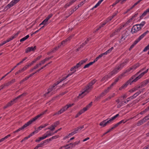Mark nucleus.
<instances>
[{
  "label": "nucleus",
  "instance_id": "8",
  "mask_svg": "<svg viewBox=\"0 0 149 149\" xmlns=\"http://www.w3.org/2000/svg\"><path fill=\"white\" fill-rule=\"evenodd\" d=\"M16 1V0H13L5 8H7V9H8L13 6L18 2Z\"/></svg>",
  "mask_w": 149,
  "mask_h": 149
},
{
  "label": "nucleus",
  "instance_id": "22",
  "mask_svg": "<svg viewBox=\"0 0 149 149\" xmlns=\"http://www.w3.org/2000/svg\"><path fill=\"white\" fill-rule=\"evenodd\" d=\"M111 76H110L109 74H108V75H105L104 77H103L101 79V81H102L104 80H106L108 79L111 77Z\"/></svg>",
  "mask_w": 149,
  "mask_h": 149
},
{
  "label": "nucleus",
  "instance_id": "1",
  "mask_svg": "<svg viewBox=\"0 0 149 149\" xmlns=\"http://www.w3.org/2000/svg\"><path fill=\"white\" fill-rule=\"evenodd\" d=\"M148 69L146 71L142 72L140 74V75H139L138 77H137L135 78L132 79V77L125 84H124L123 86L120 88L119 89L120 90H121L122 89L126 87L128 84H130L131 85L132 82H136L139 79L141 78L145 74L148 72Z\"/></svg>",
  "mask_w": 149,
  "mask_h": 149
},
{
  "label": "nucleus",
  "instance_id": "49",
  "mask_svg": "<svg viewBox=\"0 0 149 149\" xmlns=\"http://www.w3.org/2000/svg\"><path fill=\"white\" fill-rule=\"evenodd\" d=\"M113 49V47H111V48L108 49L107 51H106L107 52V54H109L110 53V52L112 51V50Z\"/></svg>",
  "mask_w": 149,
  "mask_h": 149
},
{
  "label": "nucleus",
  "instance_id": "38",
  "mask_svg": "<svg viewBox=\"0 0 149 149\" xmlns=\"http://www.w3.org/2000/svg\"><path fill=\"white\" fill-rule=\"evenodd\" d=\"M47 21L45 19L40 24V25H41L42 24H44V25H46L47 24Z\"/></svg>",
  "mask_w": 149,
  "mask_h": 149
},
{
  "label": "nucleus",
  "instance_id": "43",
  "mask_svg": "<svg viewBox=\"0 0 149 149\" xmlns=\"http://www.w3.org/2000/svg\"><path fill=\"white\" fill-rule=\"evenodd\" d=\"M127 36V35H124L123 34L121 40H125V38H126Z\"/></svg>",
  "mask_w": 149,
  "mask_h": 149
},
{
  "label": "nucleus",
  "instance_id": "26",
  "mask_svg": "<svg viewBox=\"0 0 149 149\" xmlns=\"http://www.w3.org/2000/svg\"><path fill=\"white\" fill-rule=\"evenodd\" d=\"M18 33H16L15 36H13L11 38H10L8 39V40H6L5 41V42H6V43L9 42L11 40H12L15 38L18 35Z\"/></svg>",
  "mask_w": 149,
  "mask_h": 149
},
{
  "label": "nucleus",
  "instance_id": "5",
  "mask_svg": "<svg viewBox=\"0 0 149 149\" xmlns=\"http://www.w3.org/2000/svg\"><path fill=\"white\" fill-rule=\"evenodd\" d=\"M123 27L121 26L120 28H118L116 29L114 31H113L110 34V37H113L115 35H117L118 34V32L120 31V30Z\"/></svg>",
  "mask_w": 149,
  "mask_h": 149
},
{
  "label": "nucleus",
  "instance_id": "20",
  "mask_svg": "<svg viewBox=\"0 0 149 149\" xmlns=\"http://www.w3.org/2000/svg\"><path fill=\"white\" fill-rule=\"evenodd\" d=\"M35 74V73H33L32 74H30L29 76L27 77H25L24 79H23L20 82V84H22L23 82L24 81H26V80H27L30 77H31L32 76H33V75Z\"/></svg>",
  "mask_w": 149,
  "mask_h": 149
},
{
  "label": "nucleus",
  "instance_id": "23",
  "mask_svg": "<svg viewBox=\"0 0 149 149\" xmlns=\"http://www.w3.org/2000/svg\"><path fill=\"white\" fill-rule=\"evenodd\" d=\"M127 61H125L124 62H123L122 63H121L119 65L117 66L118 68L120 70H121L122 68L125 66V65L127 63Z\"/></svg>",
  "mask_w": 149,
  "mask_h": 149
},
{
  "label": "nucleus",
  "instance_id": "64",
  "mask_svg": "<svg viewBox=\"0 0 149 149\" xmlns=\"http://www.w3.org/2000/svg\"><path fill=\"white\" fill-rule=\"evenodd\" d=\"M74 104H67L66 105V106H67V107L68 108L69 107H72Z\"/></svg>",
  "mask_w": 149,
  "mask_h": 149
},
{
  "label": "nucleus",
  "instance_id": "60",
  "mask_svg": "<svg viewBox=\"0 0 149 149\" xmlns=\"http://www.w3.org/2000/svg\"><path fill=\"white\" fill-rule=\"evenodd\" d=\"M100 4L98 2L96 4V5L91 9V10H93L94 8H97L98 6Z\"/></svg>",
  "mask_w": 149,
  "mask_h": 149
},
{
  "label": "nucleus",
  "instance_id": "42",
  "mask_svg": "<svg viewBox=\"0 0 149 149\" xmlns=\"http://www.w3.org/2000/svg\"><path fill=\"white\" fill-rule=\"evenodd\" d=\"M70 74H68L66 76L64 77H63V78H62V79H61L60 80V82H62V81H63V80H65V79H66L67 78H68V77H69L70 76Z\"/></svg>",
  "mask_w": 149,
  "mask_h": 149
},
{
  "label": "nucleus",
  "instance_id": "57",
  "mask_svg": "<svg viewBox=\"0 0 149 149\" xmlns=\"http://www.w3.org/2000/svg\"><path fill=\"white\" fill-rule=\"evenodd\" d=\"M143 123L141 120H140L138 121V122L137 123V125L138 126H139L140 125H141L142 124H143Z\"/></svg>",
  "mask_w": 149,
  "mask_h": 149
},
{
  "label": "nucleus",
  "instance_id": "19",
  "mask_svg": "<svg viewBox=\"0 0 149 149\" xmlns=\"http://www.w3.org/2000/svg\"><path fill=\"white\" fill-rule=\"evenodd\" d=\"M41 57V56H40L37 57L36 59H35L34 61H32L31 63H29L28 64V66H31L34 63H35L36 61L37 60H39Z\"/></svg>",
  "mask_w": 149,
  "mask_h": 149
},
{
  "label": "nucleus",
  "instance_id": "14",
  "mask_svg": "<svg viewBox=\"0 0 149 149\" xmlns=\"http://www.w3.org/2000/svg\"><path fill=\"white\" fill-rule=\"evenodd\" d=\"M148 31H146L144 32L143 34L141 35L140 37H139L138 39H137L135 41L137 42L138 43L140 40H141L143 37L148 32Z\"/></svg>",
  "mask_w": 149,
  "mask_h": 149
},
{
  "label": "nucleus",
  "instance_id": "41",
  "mask_svg": "<svg viewBox=\"0 0 149 149\" xmlns=\"http://www.w3.org/2000/svg\"><path fill=\"white\" fill-rule=\"evenodd\" d=\"M139 65H140L139 64H137L135 65L132 66V68H133V69L135 70L136 69L137 67H138Z\"/></svg>",
  "mask_w": 149,
  "mask_h": 149
},
{
  "label": "nucleus",
  "instance_id": "61",
  "mask_svg": "<svg viewBox=\"0 0 149 149\" xmlns=\"http://www.w3.org/2000/svg\"><path fill=\"white\" fill-rule=\"evenodd\" d=\"M47 111V110H46L44 112H42L41 113H40V114L38 115L37 116H38L39 115H40V117H39L37 119H38V118H40L41 116H42L43 115V114H44L45 113L46 111Z\"/></svg>",
  "mask_w": 149,
  "mask_h": 149
},
{
  "label": "nucleus",
  "instance_id": "58",
  "mask_svg": "<svg viewBox=\"0 0 149 149\" xmlns=\"http://www.w3.org/2000/svg\"><path fill=\"white\" fill-rule=\"evenodd\" d=\"M92 102H91L86 107L88 109L92 105Z\"/></svg>",
  "mask_w": 149,
  "mask_h": 149
},
{
  "label": "nucleus",
  "instance_id": "56",
  "mask_svg": "<svg viewBox=\"0 0 149 149\" xmlns=\"http://www.w3.org/2000/svg\"><path fill=\"white\" fill-rule=\"evenodd\" d=\"M61 113H61V111H60V110L58 112H56V113H54L53 115V116H55V115H58V114H61Z\"/></svg>",
  "mask_w": 149,
  "mask_h": 149
},
{
  "label": "nucleus",
  "instance_id": "31",
  "mask_svg": "<svg viewBox=\"0 0 149 149\" xmlns=\"http://www.w3.org/2000/svg\"><path fill=\"white\" fill-rule=\"evenodd\" d=\"M29 37V35H27L24 38H23L22 39H21L20 40V42H23L26 40L27 38H28Z\"/></svg>",
  "mask_w": 149,
  "mask_h": 149
},
{
  "label": "nucleus",
  "instance_id": "45",
  "mask_svg": "<svg viewBox=\"0 0 149 149\" xmlns=\"http://www.w3.org/2000/svg\"><path fill=\"white\" fill-rule=\"evenodd\" d=\"M41 65V63H39L37 64L36 66H35L33 68L34 69H36L39 67Z\"/></svg>",
  "mask_w": 149,
  "mask_h": 149
},
{
  "label": "nucleus",
  "instance_id": "25",
  "mask_svg": "<svg viewBox=\"0 0 149 149\" xmlns=\"http://www.w3.org/2000/svg\"><path fill=\"white\" fill-rule=\"evenodd\" d=\"M142 86H139L136 87L135 88L132 89L130 91V92H133L138 90L139 88H142Z\"/></svg>",
  "mask_w": 149,
  "mask_h": 149
},
{
  "label": "nucleus",
  "instance_id": "48",
  "mask_svg": "<svg viewBox=\"0 0 149 149\" xmlns=\"http://www.w3.org/2000/svg\"><path fill=\"white\" fill-rule=\"evenodd\" d=\"M149 49V44L145 48L144 50H143V51L146 52V51H147L148 49Z\"/></svg>",
  "mask_w": 149,
  "mask_h": 149
},
{
  "label": "nucleus",
  "instance_id": "3",
  "mask_svg": "<svg viewBox=\"0 0 149 149\" xmlns=\"http://www.w3.org/2000/svg\"><path fill=\"white\" fill-rule=\"evenodd\" d=\"M40 115H38V116H36V117H35L34 118H32V119H31L28 122H27V123H25L24 125H23L22 127H21L19 128L17 130H16V132H17L20 130L24 129V128H25L26 127H27L28 126H29V125L31 124L33 122L35 121L37 118L40 117Z\"/></svg>",
  "mask_w": 149,
  "mask_h": 149
},
{
  "label": "nucleus",
  "instance_id": "10",
  "mask_svg": "<svg viewBox=\"0 0 149 149\" xmlns=\"http://www.w3.org/2000/svg\"><path fill=\"white\" fill-rule=\"evenodd\" d=\"M133 70V68H132V67H131L130 68L126 70L124 72H123L120 75H119V77L121 79L122 77H124L125 76V74L129 72L131 70Z\"/></svg>",
  "mask_w": 149,
  "mask_h": 149
},
{
  "label": "nucleus",
  "instance_id": "7",
  "mask_svg": "<svg viewBox=\"0 0 149 149\" xmlns=\"http://www.w3.org/2000/svg\"><path fill=\"white\" fill-rule=\"evenodd\" d=\"M113 120L111 118L107 121H106L107 120H104L100 123V125L102 126L103 127H105L107 124L111 122Z\"/></svg>",
  "mask_w": 149,
  "mask_h": 149
},
{
  "label": "nucleus",
  "instance_id": "40",
  "mask_svg": "<svg viewBox=\"0 0 149 149\" xmlns=\"http://www.w3.org/2000/svg\"><path fill=\"white\" fill-rule=\"evenodd\" d=\"M47 66V65H45L44 66H43L42 67L40 68L39 69H38V70H37L35 72H34L33 73H35H35H36L37 72H39L41 69H43L45 67Z\"/></svg>",
  "mask_w": 149,
  "mask_h": 149
},
{
  "label": "nucleus",
  "instance_id": "6",
  "mask_svg": "<svg viewBox=\"0 0 149 149\" xmlns=\"http://www.w3.org/2000/svg\"><path fill=\"white\" fill-rule=\"evenodd\" d=\"M87 60L88 59L86 58L84 60H81L78 63H77L75 66H74V68H75L76 69H77L81 65L83 64L84 63H85L87 61Z\"/></svg>",
  "mask_w": 149,
  "mask_h": 149
},
{
  "label": "nucleus",
  "instance_id": "32",
  "mask_svg": "<svg viewBox=\"0 0 149 149\" xmlns=\"http://www.w3.org/2000/svg\"><path fill=\"white\" fill-rule=\"evenodd\" d=\"M16 66H15L8 73H7L6 75H5L2 78L0 79V81L3 78H4L7 75H8L13 70H14V69L15 68Z\"/></svg>",
  "mask_w": 149,
  "mask_h": 149
},
{
  "label": "nucleus",
  "instance_id": "9",
  "mask_svg": "<svg viewBox=\"0 0 149 149\" xmlns=\"http://www.w3.org/2000/svg\"><path fill=\"white\" fill-rule=\"evenodd\" d=\"M16 1V0H13L5 8H7V9H8L13 6L18 2Z\"/></svg>",
  "mask_w": 149,
  "mask_h": 149
},
{
  "label": "nucleus",
  "instance_id": "55",
  "mask_svg": "<svg viewBox=\"0 0 149 149\" xmlns=\"http://www.w3.org/2000/svg\"><path fill=\"white\" fill-rule=\"evenodd\" d=\"M77 6H76L72 10L70 11L71 14H72L74 11H76V10L77 9Z\"/></svg>",
  "mask_w": 149,
  "mask_h": 149
},
{
  "label": "nucleus",
  "instance_id": "35",
  "mask_svg": "<svg viewBox=\"0 0 149 149\" xmlns=\"http://www.w3.org/2000/svg\"><path fill=\"white\" fill-rule=\"evenodd\" d=\"M137 43V42L135 41L134 43L130 46L129 48V50H130Z\"/></svg>",
  "mask_w": 149,
  "mask_h": 149
},
{
  "label": "nucleus",
  "instance_id": "36",
  "mask_svg": "<svg viewBox=\"0 0 149 149\" xmlns=\"http://www.w3.org/2000/svg\"><path fill=\"white\" fill-rule=\"evenodd\" d=\"M145 24V22H142L141 24H137L139 25V26L141 27V29L142 28L143 26Z\"/></svg>",
  "mask_w": 149,
  "mask_h": 149
},
{
  "label": "nucleus",
  "instance_id": "54",
  "mask_svg": "<svg viewBox=\"0 0 149 149\" xmlns=\"http://www.w3.org/2000/svg\"><path fill=\"white\" fill-rule=\"evenodd\" d=\"M119 114H116V115L115 116H113V117H112V118H111V119H112L113 120H114L117 117H118V116H119Z\"/></svg>",
  "mask_w": 149,
  "mask_h": 149
},
{
  "label": "nucleus",
  "instance_id": "53",
  "mask_svg": "<svg viewBox=\"0 0 149 149\" xmlns=\"http://www.w3.org/2000/svg\"><path fill=\"white\" fill-rule=\"evenodd\" d=\"M58 49V47H55L51 51V52L52 53L54 52L55 51L57 50Z\"/></svg>",
  "mask_w": 149,
  "mask_h": 149
},
{
  "label": "nucleus",
  "instance_id": "15",
  "mask_svg": "<svg viewBox=\"0 0 149 149\" xmlns=\"http://www.w3.org/2000/svg\"><path fill=\"white\" fill-rule=\"evenodd\" d=\"M110 89V87H108L107 89H105L100 94V96L103 97L107 93Z\"/></svg>",
  "mask_w": 149,
  "mask_h": 149
},
{
  "label": "nucleus",
  "instance_id": "47",
  "mask_svg": "<svg viewBox=\"0 0 149 149\" xmlns=\"http://www.w3.org/2000/svg\"><path fill=\"white\" fill-rule=\"evenodd\" d=\"M52 16V14H50L46 17L45 19L47 20V21H48V20Z\"/></svg>",
  "mask_w": 149,
  "mask_h": 149
},
{
  "label": "nucleus",
  "instance_id": "59",
  "mask_svg": "<svg viewBox=\"0 0 149 149\" xmlns=\"http://www.w3.org/2000/svg\"><path fill=\"white\" fill-rule=\"evenodd\" d=\"M59 137V136L58 135H55V136H53L52 137V139H57V138H58V137Z\"/></svg>",
  "mask_w": 149,
  "mask_h": 149
},
{
  "label": "nucleus",
  "instance_id": "63",
  "mask_svg": "<svg viewBox=\"0 0 149 149\" xmlns=\"http://www.w3.org/2000/svg\"><path fill=\"white\" fill-rule=\"evenodd\" d=\"M143 123L146 122L147 120L145 117H144L142 120H141Z\"/></svg>",
  "mask_w": 149,
  "mask_h": 149
},
{
  "label": "nucleus",
  "instance_id": "2",
  "mask_svg": "<svg viewBox=\"0 0 149 149\" xmlns=\"http://www.w3.org/2000/svg\"><path fill=\"white\" fill-rule=\"evenodd\" d=\"M96 81V79H94L89 83L87 86L86 87L84 91L82 92L81 94H79L78 97H81V98H82L86 94L84 95L85 93H88L89 92L88 90L92 88V86L95 83Z\"/></svg>",
  "mask_w": 149,
  "mask_h": 149
},
{
  "label": "nucleus",
  "instance_id": "52",
  "mask_svg": "<svg viewBox=\"0 0 149 149\" xmlns=\"http://www.w3.org/2000/svg\"><path fill=\"white\" fill-rule=\"evenodd\" d=\"M77 0H72L70 1L68 5H69V6L72 5L73 3H74Z\"/></svg>",
  "mask_w": 149,
  "mask_h": 149
},
{
  "label": "nucleus",
  "instance_id": "39",
  "mask_svg": "<svg viewBox=\"0 0 149 149\" xmlns=\"http://www.w3.org/2000/svg\"><path fill=\"white\" fill-rule=\"evenodd\" d=\"M27 58V57H26L24 58L23 59L22 61H20L19 63H17V64L15 66H16V67L15 68H16L17 66L18 65H19L20 64L22 63L24 61H25Z\"/></svg>",
  "mask_w": 149,
  "mask_h": 149
},
{
  "label": "nucleus",
  "instance_id": "11",
  "mask_svg": "<svg viewBox=\"0 0 149 149\" xmlns=\"http://www.w3.org/2000/svg\"><path fill=\"white\" fill-rule=\"evenodd\" d=\"M59 124V122L57 121L55 122L53 125H52L50 127H48L47 129H48L50 130L51 131H53L55 129V127H56Z\"/></svg>",
  "mask_w": 149,
  "mask_h": 149
},
{
  "label": "nucleus",
  "instance_id": "46",
  "mask_svg": "<svg viewBox=\"0 0 149 149\" xmlns=\"http://www.w3.org/2000/svg\"><path fill=\"white\" fill-rule=\"evenodd\" d=\"M15 81V79H13L11 81H9L8 82V84H9V85H10L12 84Z\"/></svg>",
  "mask_w": 149,
  "mask_h": 149
},
{
  "label": "nucleus",
  "instance_id": "51",
  "mask_svg": "<svg viewBox=\"0 0 149 149\" xmlns=\"http://www.w3.org/2000/svg\"><path fill=\"white\" fill-rule=\"evenodd\" d=\"M142 91V90H140L139 91H138V92L135 93V94L136 95V96H137L138 95H139V94H140L141 93Z\"/></svg>",
  "mask_w": 149,
  "mask_h": 149
},
{
  "label": "nucleus",
  "instance_id": "62",
  "mask_svg": "<svg viewBox=\"0 0 149 149\" xmlns=\"http://www.w3.org/2000/svg\"><path fill=\"white\" fill-rule=\"evenodd\" d=\"M120 0H117L116 1V2L113 3L112 6H115L116 4H117V3H118L119 1H120Z\"/></svg>",
  "mask_w": 149,
  "mask_h": 149
},
{
  "label": "nucleus",
  "instance_id": "12",
  "mask_svg": "<svg viewBox=\"0 0 149 149\" xmlns=\"http://www.w3.org/2000/svg\"><path fill=\"white\" fill-rule=\"evenodd\" d=\"M120 70L117 67L114 68L113 70L111 71L109 74L111 77L113 75L116 74L118 72V70Z\"/></svg>",
  "mask_w": 149,
  "mask_h": 149
},
{
  "label": "nucleus",
  "instance_id": "4",
  "mask_svg": "<svg viewBox=\"0 0 149 149\" xmlns=\"http://www.w3.org/2000/svg\"><path fill=\"white\" fill-rule=\"evenodd\" d=\"M141 29L137 24L134 26L131 29V32L132 33H134L140 30Z\"/></svg>",
  "mask_w": 149,
  "mask_h": 149
},
{
  "label": "nucleus",
  "instance_id": "33",
  "mask_svg": "<svg viewBox=\"0 0 149 149\" xmlns=\"http://www.w3.org/2000/svg\"><path fill=\"white\" fill-rule=\"evenodd\" d=\"M29 67H30V66H28V65L24 66L22 69L20 70L21 72H24Z\"/></svg>",
  "mask_w": 149,
  "mask_h": 149
},
{
  "label": "nucleus",
  "instance_id": "28",
  "mask_svg": "<svg viewBox=\"0 0 149 149\" xmlns=\"http://www.w3.org/2000/svg\"><path fill=\"white\" fill-rule=\"evenodd\" d=\"M68 109V108L67 107V106H65L63 107L62 109H61L60 110L61 111L62 113H63V112L65 111Z\"/></svg>",
  "mask_w": 149,
  "mask_h": 149
},
{
  "label": "nucleus",
  "instance_id": "27",
  "mask_svg": "<svg viewBox=\"0 0 149 149\" xmlns=\"http://www.w3.org/2000/svg\"><path fill=\"white\" fill-rule=\"evenodd\" d=\"M148 12H149V8L147 9L146 10L144 11L142 14V15L140 17V19H142L143 17L145 16Z\"/></svg>",
  "mask_w": 149,
  "mask_h": 149
},
{
  "label": "nucleus",
  "instance_id": "37",
  "mask_svg": "<svg viewBox=\"0 0 149 149\" xmlns=\"http://www.w3.org/2000/svg\"><path fill=\"white\" fill-rule=\"evenodd\" d=\"M83 113V111L82 110H80L79 113L76 115L75 116V118L78 117L80 115H81Z\"/></svg>",
  "mask_w": 149,
  "mask_h": 149
},
{
  "label": "nucleus",
  "instance_id": "24",
  "mask_svg": "<svg viewBox=\"0 0 149 149\" xmlns=\"http://www.w3.org/2000/svg\"><path fill=\"white\" fill-rule=\"evenodd\" d=\"M127 61H125L124 62H123L122 63H121L119 65L117 66L118 68L120 70H121L122 68L125 66V65L127 63Z\"/></svg>",
  "mask_w": 149,
  "mask_h": 149
},
{
  "label": "nucleus",
  "instance_id": "30",
  "mask_svg": "<svg viewBox=\"0 0 149 149\" xmlns=\"http://www.w3.org/2000/svg\"><path fill=\"white\" fill-rule=\"evenodd\" d=\"M53 88H52V86H51L49 87V88L48 89V91L46 93H45L44 95V96H46L49 93L50 91L53 90Z\"/></svg>",
  "mask_w": 149,
  "mask_h": 149
},
{
  "label": "nucleus",
  "instance_id": "21",
  "mask_svg": "<svg viewBox=\"0 0 149 149\" xmlns=\"http://www.w3.org/2000/svg\"><path fill=\"white\" fill-rule=\"evenodd\" d=\"M126 122V121L125 122L124 120H122L121 121H120V122H119L118 123H117V124H116L115 125H114V126L113 127H112L111 128V129H114L115 127H117V126H118L119 125H120L121 123H124Z\"/></svg>",
  "mask_w": 149,
  "mask_h": 149
},
{
  "label": "nucleus",
  "instance_id": "13",
  "mask_svg": "<svg viewBox=\"0 0 149 149\" xmlns=\"http://www.w3.org/2000/svg\"><path fill=\"white\" fill-rule=\"evenodd\" d=\"M36 49V46H34L33 47H28L26 49L25 52L28 53L31 51H34Z\"/></svg>",
  "mask_w": 149,
  "mask_h": 149
},
{
  "label": "nucleus",
  "instance_id": "44",
  "mask_svg": "<svg viewBox=\"0 0 149 149\" xmlns=\"http://www.w3.org/2000/svg\"><path fill=\"white\" fill-rule=\"evenodd\" d=\"M14 101H13V100H11L10 102H8L7 104L8 107L11 106L12 104H13V102Z\"/></svg>",
  "mask_w": 149,
  "mask_h": 149
},
{
  "label": "nucleus",
  "instance_id": "18",
  "mask_svg": "<svg viewBox=\"0 0 149 149\" xmlns=\"http://www.w3.org/2000/svg\"><path fill=\"white\" fill-rule=\"evenodd\" d=\"M145 68H143L142 69H141L139 72H138L137 73H136V74H135L132 77V78H136V77H138V76L139 75H140V74H139L142 71H143V70H144L145 69Z\"/></svg>",
  "mask_w": 149,
  "mask_h": 149
},
{
  "label": "nucleus",
  "instance_id": "50",
  "mask_svg": "<svg viewBox=\"0 0 149 149\" xmlns=\"http://www.w3.org/2000/svg\"><path fill=\"white\" fill-rule=\"evenodd\" d=\"M84 128V126L83 125L81 126L80 127H77V129L78 131H80L81 129Z\"/></svg>",
  "mask_w": 149,
  "mask_h": 149
},
{
  "label": "nucleus",
  "instance_id": "34",
  "mask_svg": "<svg viewBox=\"0 0 149 149\" xmlns=\"http://www.w3.org/2000/svg\"><path fill=\"white\" fill-rule=\"evenodd\" d=\"M45 138H46L44 135L43 136H42V137H40L38 139L36 140V142H39L40 141L45 139Z\"/></svg>",
  "mask_w": 149,
  "mask_h": 149
},
{
  "label": "nucleus",
  "instance_id": "17",
  "mask_svg": "<svg viewBox=\"0 0 149 149\" xmlns=\"http://www.w3.org/2000/svg\"><path fill=\"white\" fill-rule=\"evenodd\" d=\"M54 132L52 133L51 131H48L45 134H44V135L45 137V138H46L49 136H51L53 135H54Z\"/></svg>",
  "mask_w": 149,
  "mask_h": 149
},
{
  "label": "nucleus",
  "instance_id": "16",
  "mask_svg": "<svg viewBox=\"0 0 149 149\" xmlns=\"http://www.w3.org/2000/svg\"><path fill=\"white\" fill-rule=\"evenodd\" d=\"M80 142V141H78L75 142H74V143H70V144L69 145H67L66 146V147L68 146H69L70 147H70L72 148L73 147L75 146L76 145L78 144Z\"/></svg>",
  "mask_w": 149,
  "mask_h": 149
},
{
  "label": "nucleus",
  "instance_id": "29",
  "mask_svg": "<svg viewBox=\"0 0 149 149\" xmlns=\"http://www.w3.org/2000/svg\"><path fill=\"white\" fill-rule=\"evenodd\" d=\"M148 81L147 80H146L145 81H144L142 84L140 86H142V87L145 86L146 84H147L148 83Z\"/></svg>",
  "mask_w": 149,
  "mask_h": 149
}]
</instances>
